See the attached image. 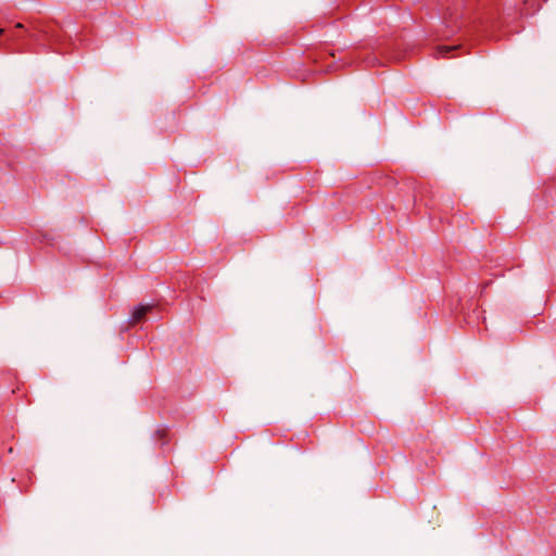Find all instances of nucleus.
I'll use <instances>...</instances> for the list:
<instances>
[{"label":"nucleus","mask_w":556,"mask_h":556,"mask_svg":"<svg viewBox=\"0 0 556 556\" xmlns=\"http://www.w3.org/2000/svg\"><path fill=\"white\" fill-rule=\"evenodd\" d=\"M153 309V305H140L132 311L130 324L135 325L143 320L146 315Z\"/></svg>","instance_id":"1"},{"label":"nucleus","mask_w":556,"mask_h":556,"mask_svg":"<svg viewBox=\"0 0 556 556\" xmlns=\"http://www.w3.org/2000/svg\"><path fill=\"white\" fill-rule=\"evenodd\" d=\"M3 31H4V30H3V28H0V35H1Z\"/></svg>","instance_id":"4"},{"label":"nucleus","mask_w":556,"mask_h":556,"mask_svg":"<svg viewBox=\"0 0 556 556\" xmlns=\"http://www.w3.org/2000/svg\"><path fill=\"white\" fill-rule=\"evenodd\" d=\"M457 49L456 46H441V47H438L437 51H438V54L442 55V56H445L448 52L453 51Z\"/></svg>","instance_id":"2"},{"label":"nucleus","mask_w":556,"mask_h":556,"mask_svg":"<svg viewBox=\"0 0 556 556\" xmlns=\"http://www.w3.org/2000/svg\"><path fill=\"white\" fill-rule=\"evenodd\" d=\"M16 27H17V28H21V27H23V25L18 23V24L16 25Z\"/></svg>","instance_id":"3"}]
</instances>
